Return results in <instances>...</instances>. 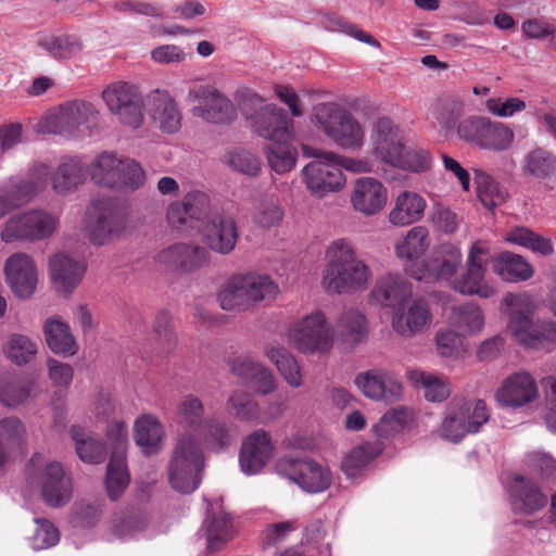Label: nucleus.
<instances>
[{"instance_id": "nucleus-53", "label": "nucleus", "mask_w": 556, "mask_h": 556, "mask_svg": "<svg viewBox=\"0 0 556 556\" xmlns=\"http://www.w3.org/2000/svg\"><path fill=\"white\" fill-rule=\"evenodd\" d=\"M126 458H110L106 468L105 485L111 500H117L129 483Z\"/></svg>"}, {"instance_id": "nucleus-64", "label": "nucleus", "mask_w": 556, "mask_h": 556, "mask_svg": "<svg viewBox=\"0 0 556 556\" xmlns=\"http://www.w3.org/2000/svg\"><path fill=\"white\" fill-rule=\"evenodd\" d=\"M412 418L413 412L407 407H392L383 414L377 427L387 434L403 429Z\"/></svg>"}, {"instance_id": "nucleus-54", "label": "nucleus", "mask_w": 556, "mask_h": 556, "mask_svg": "<svg viewBox=\"0 0 556 556\" xmlns=\"http://www.w3.org/2000/svg\"><path fill=\"white\" fill-rule=\"evenodd\" d=\"M476 184L478 197L484 207L492 210L505 202L507 193L490 175L477 172Z\"/></svg>"}, {"instance_id": "nucleus-40", "label": "nucleus", "mask_w": 556, "mask_h": 556, "mask_svg": "<svg viewBox=\"0 0 556 556\" xmlns=\"http://www.w3.org/2000/svg\"><path fill=\"white\" fill-rule=\"evenodd\" d=\"M78 457L88 464H100L105 459V445L90 435L85 428L74 425L70 430Z\"/></svg>"}, {"instance_id": "nucleus-23", "label": "nucleus", "mask_w": 556, "mask_h": 556, "mask_svg": "<svg viewBox=\"0 0 556 556\" xmlns=\"http://www.w3.org/2000/svg\"><path fill=\"white\" fill-rule=\"evenodd\" d=\"M4 271L7 281L16 296L27 299L35 292L37 268L28 254L11 255L5 262Z\"/></svg>"}, {"instance_id": "nucleus-17", "label": "nucleus", "mask_w": 556, "mask_h": 556, "mask_svg": "<svg viewBox=\"0 0 556 556\" xmlns=\"http://www.w3.org/2000/svg\"><path fill=\"white\" fill-rule=\"evenodd\" d=\"M251 125L260 137L271 142L289 141L293 137V121L276 104L261 108Z\"/></svg>"}, {"instance_id": "nucleus-38", "label": "nucleus", "mask_w": 556, "mask_h": 556, "mask_svg": "<svg viewBox=\"0 0 556 556\" xmlns=\"http://www.w3.org/2000/svg\"><path fill=\"white\" fill-rule=\"evenodd\" d=\"M163 427L151 416H142L135 422V442L147 455L156 454L162 447Z\"/></svg>"}, {"instance_id": "nucleus-31", "label": "nucleus", "mask_w": 556, "mask_h": 556, "mask_svg": "<svg viewBox=\"0 0 556 556\" xmlns=\"http://www.w3.org/2000/svg\"><path fill=\"white\" fill-rule=\"evenodd\" d=\"M387 202V190L380 181L370 177L356 180L352 203L355 210L365 215H372L380 211Z\"/></svg>"}, {"instance_id": "nucleus-12", "label": "nucleus", "mask_w": 556, "mask_h": 556, "mask_svg": "<svg viewBox=\"0 0 556 556\" xmlns=\"http://www.w3.org/2000/svg\"><path fill=\"white\" fill-rule=\"evenodd\" d=\"M276 470L307 493L324 492L332 483L330 469L308 457H283L277 462Z\"/></svg>"}, {"instance_id": "nucleus-10", "label": "nucleus", "mask_w": 556, "mask_h": 556, "mask_svg": "<svg viewBox=\"0 0 556 556\" xmlns=\"http://www.w3.org/2000/svg\"><path fill=\"white\" fill-rule=\"evenodd\" d=\"M303 152L306 156L316 159L302 170L306 187L313 194L324 197L339 190L344 185L345 179L340 168L338 154L315 150L307 146H303Z\"/></svg>"}, {"instance_id": "nucleus-58", "label": "nucleus", "mask_w": 556, "mask_h": 556, "mask_svg": "<svg viewBox=\"0 0 556 556\" xmlns=\"http://www.w3.org/2000/svg\"><path fill=\"white\" fill-rule=\"evenodd\" d=\"M453 318L457 328L470 333L480 331L484 325L481 308L472 303L456 308Z\"/></svg>"}, {"instance_id": "nucleus-3", "label": "nucleus", "mask_w": 556, "mask_h": 556, "mask_svg": "<svg viewBox=\"0 0 556 556\" xmlns=\"http://www.w3.org/2000/svg\"><path fill=\"white\" fill-rule=\"evenodd\" d=\"M503 304L509 315L508 331L521 344L544 351L556 346V323H533L534 305L529 295L507 293Z\"/></svg>"}, {"instance_id": "nucleus-14", "label": "nucleus", "mask_w": 556, "mask_h": 556, "mask_svg": "<svg viewBox=\"0 0 556 556\" xmlns=\"http://www.w3.org/2000/svg\"><path fill=\"white\" fill-rule=\"evenodd\" d=\"M289 338L302 353L326 352L332 344V336L321 312H314L296 321L290 328Z\"/></svg>"}, {"instance_id": "nucleus-46", "label": "nucleus", "mask_w": 556, "mask_h": 556, "mask_svg": "<svg viewBox=\"0 0 556 556\" xmlns=\"http://www.w3.org/2000/svg\"><path fill=\"white\" fill-rule=\"evenodd\" d=\"M266 355L276 365L289 386L299 388L302 384L300 366L287 349L271 346L266 350Z\"/></svg>"}, {"instance_id": "nucleus-56", "label": "nucleus", "mask_w": 556, "mask_h": 556, "mask_svg": "<svg viewBox=\"0 0 556 556\" xmlns=\"http://www.w3.org/2000/svg\"><path fill=\"white\" fill-rule=\"evenodd\" d=\"M482 137L480 148L503 151L510 147L514 140V132L504 124L489 119Z\"/></svg>"}, {"instance_id": "nucleus-26", "label": "nucleus", "mask_w": 556, "mask_h": 556, "mask_svg": "<svg viewBox=\"0 0 556 556\" xmlns=\"http://www.w3.org/2000/svg\"><path fill=\"white\" fill-rule=\"evenodd\" d=\"M147 110L150 117L163 131L173 134L180 128L181 114L168 92L156 89L149 93Z\"/></svg>"}, {"instance_id": "nucleus-18", "label": "nucleus", "mask_w": 556, "mask_h": 556, "mask_svg": "<svg viewBox=\"0 0 556 556\" xmlns=\"http://www.w3.org/2000/svg\"><path fill=\"white\" fill-rule=\"evenodd\" d=\"M370 140L376 159L391 166L399 162L404 147L403 134L393 121L388 117L379 118L374 125Z\"/></svg>"}, {"instance_id": "nucleus-32", "label": "nucleus", "mask_w": 556, "mask_h": 556, "mask_svg": "<svg viewBox=\"0 0 556 556\" xmlns=\"http://www.w3.org/2000/svg\"><path fill=\"white\" fill-rule=\"evenodd\" d=\"M486 267L482 263H468L466 271L456 277L452 287L464 295H478L482 299L492 298L496 291L492 286L484 282Z\"/></svg>"}, {"instance_id": "nucleus-50", "label": "nucleus", "mask_w": 556, "mask_h": 556, "mask_svg": "<svg viewBox=\"0 0 556 556\" xmlns=\"http://www.w3.org/2000/svg\"><path fill=\"white\" fill-rule=\"evenodd\" d=\"M265 154L270 168L277 174L290 172L295 166L298 157L296 149L289 141L267 144Z\"/></svg>"}, {"instance_id": "nucleus-28", "label": "nucleus", "mask_w": 556, "mask_h": 556, "mask_svg": "<svg viewBox=\"0 0 556 556\" xmlns=\"http://www.w3.org/2000/svg\"><path fill=\"white\" fill-rule=\"evenodd\" d=\"M412 294V285L402 276L392 274L379 278L371 290L375 302L393 311L404 305Z\"/></svg>"}, {"instance_id": "nucleus-15", "label": "nucleus", "mask_w": 556, "mask_h": 556, "mask_svg": "<svg viewBox=\"0 0 556 556\" xmlns=\"http://www.w3.org/2000/svg\"><path fill=\"white\" fill-rule=\"evenodd\" d=\"M102 97L121 123L131 128L140 127L143 119L142 101L135 86L124 81L114 83L104 89Z\"/></svg>"}, {"instance_id": "nucleus-61", "label": "nucleus", "mask_w": 556, "mask_h": 556, "mask_svg": "<svg viewBox=\"0 0 556 556\" xmlns=\"http://www.w3.org/2000/svg\"><path fill=\"white\" fill-rule=\"evenodd\" d=\"M36 529L30 538L31 546L41 551L55 545L60 540L59 530L45 518H35Z\"/></svg>"}, {"instance_id": "nucleus-52", "label": "nucleus", "mask_w": 556, "mask_h": 556, "mask_svg": "<svg viewBox=\"0 0 556 556\" xmlns=\"http://www.w3.org/2000/svg\"><path fill=\"white\" fill-rule=\"evenodd\" d=\"M25 437L26 429L17 417L11 416L0 420V468L5 465L8 459L2 443H7L10 447H18L25 441Z\"/></svg>"}, {"instance_id": "nucleus-44", "label": "nucleus", "mask_w": 556, "mask_h": 556, "mask_svg": "<svg viewBox=\"0 0 556 556\" xmlns=\"http://www.w3.org/2000/svg\"><path fill=\"white\" fill-rule=\"evenodd\" d=\"M409 380L417 387L422 388L425 397L429 402L441 403L451 394L450 384L440 377L421 370L408 371Z\"/></svg>"}, {"instance_id": "nucleus-16", "label": "nucleus", "mask_w": 556, "mask_h": 556, "mask_svg": "<svg viewBox=\"0 0 556 556\" xmlns=\"http://www.w3.org/2000/svg\"><path fill=\"white\" fill-rule=\"evenodd\" d=\"M462 258L460 250L457 247L443 243L434 252L433 257L422 263L417 270L412 268L405 270L419 281L430 282L437 279H450L460 266Z\"/></svg>"}, {"instance_id": "nucleus-47", "label": "nucleus", "mask_w": 556, "mask_h": 556, "mask_svg": "<svg viewBox=\"0 0 556 556\" xmlns=\"http://www.w3.org/2000/svg\"><path fill=\"white\" fill-rule=\"evenodd\" d=\"M428 230L426 227L416 226L412 228L405 238L396 247V255L407 261L418 260L428 249Z\"/></svg>"}, {"instance_id": "nucleus-11", "label": "nucleus", "mask_w": 556, "mask_h": 556, "mask_svg": "<svg viewBox=\"0 0 556 556\" xmlns=\"http://www.w3.org/2000/svg\"><path fill=\"white\" fill-rule=\"evenodd\" d=\"M58 225L59 218L54 214L31 210L10 217L1 231V239L7 243L43 240L55 231Z\"/></svg>"}, {"instance_id": "nucleus-20", "label": "nucleus", "mask_w": 556, "mask_h": 556, "mask_svg": "<svg viewBox=\"0 0 556 556\" xmlns=\"http://www.w3.org/2000/svg\"><path fill=\"white\" fill-rule=\"evenodd\" d=\"M49 181V168L45 164L33 165L23 177H11L1 187L17 207L29 203L45 190Z\"/></svg>"}, {"instance_id": "nucleus-36", "label": "nucleus", "mask_w": 556, "mask_h": 556, "mask_svg": "<svg viewBox=\"0 0 556 556\" xmlns=\"http://www.w3.org/2000/svg\"><path fill=\"white\" fill-rule=\"evenodd\" d=\"M494 270L507 282L527 281L534 275L533 266L525 257L508 251L497 255Z\"/></svg>"}, {"instance_id": "nucleus-7", "label": "nucleus", "mask_w": 556, "mask_h": 556, "mask_svg": "<svg viewBox=\"0 0 556 556\" xmlns=\"http://www.w3.org/2000/svg\"><path fill=\"white\" fill-rule=\"evenodd\" d=\"M489 418L484 401L453 399L444 410L439 434L443 440L456 444L467 434L477 433Z\"/></svg>"}, {"instance_id": "nucleus-21", "label": "nucleus", "mask_w": 556, "mask_h": 556, "mask_svg": "<svg viewBox=\"0 0 556 556\" xmlns=\"http://www.w3.org/2000/svg\"><path fill=\"white\" fill-rule=\"evenodd\" d=\"M355 383L363 394L375 401L393 403L402 395V384L386 370L371 369L357 375Z\"/></svg>"}, {"instance_id": "nucleus-5", "label": "nucleus", "mask_w": 556, "mask_h": 556, "mask_svg": "<svg viewBox=\"0 0 556 556\" xmlns=\"http://www.w3.org/2000/svg\"><path fill=\"white\" fill-rule=\"evenodd\" d=\"M90 176L94 184L116 189L137 190L146 181V173L134 159L119 157L112 152L99 154L91 163Z\"/></svg>"}, {"instance_id": "nucleus-27", "label": "nucleus", "mask_w": 556, "mask_h": 556, "mask_svg": "<svg viewBox=\"0 0 556 556\" xmlns=\"http://www.w3.org/2000/svg\"><path fill=\"white\" fill-rule=\"evenodd\" d=\"M208 251L200 245L177 243L162 250L156 258L168 268L191 271L208 261Z\"/></svg>"}, {"instance_id": "nucleus-59", "label": "nucleus", "mask_w": 556, "mask_h": 556, "mask_svg": "<svg viewBox=\"0 0 556 556\" xmlns=\"http://www.w3.org/2000/svg\"><path fill=\"white\" fill-rule=\"evenodd\" d=\"M148 526V518L143 514H129L114 519L111 532L118 539L131 538L143 531Z\"/></svg>"}, {"instance_id": "nucleus-34", "label": "nucleus", "mask_w": 556, "mask_h": 556, "mask_svg": "<svg viewBox=\"0 0 556 556\" xmlns=\"http://www.w3.org/2000/svg\"><path fill=\"white\" fill-rule=\"evenodd\" d=\"M43 333L47 345L54 354L63 356L76 354L78 345L68 324L58 318H49L43 324Z\"/></svg>"}, {"instance_id": "nucleus-48", "label": "nucleus", "mask_w": 556, "mask_h": 556, "mask_svg": "<svg viewBox=\"0 0 556 556\" xmlns=\"http://www.w3.org/2000/svg\"><path fill=\"white\" fill-rule=\"evenodd\" d=\"M197 434L203 439L208 448L216 452L227 448L235 440L228 425L214 418L206 419Z\"/></svg>"}, {"instance_id": "nucleus-37", "label": "nucleus", "mask_w": 556, "mask_h": 556, "mask_svg": "<svg viewBox=\"0 0 556 556\" xmlns=\"http://www.w3.org/2000/svg\"><path fill=\"white\" fill-rule=\"evenodd\" d=\"M525 172L543 181L547 188L554 189L556 186V156L538 148L527 154Z\"/></svg>"}, {"instance_id": "nucleus-22", "label": "nucleus", "mask_w": 556, "mask_h": 556, "mask_svg": "<svg viewBox=\"0 0 556 556\" xmlns=\"http://www.w3.org/2000/svg\"><path fill=\"white\" fill-rule=\"evenodd\" d=\"M274 444L270 434L258 429L242 442L239 463L241 470L248 475L260 472L273 456Z\"/></svg>"}, {"instance_id": "nucleus-9", "label": "nucleus", "mask_w": 556, "mask_h": 556, "mask_svg": "<svg viewBox=\"0 0 556 556\" xmlns=\"http://www.w3.org/2000/svg\"><path fill=\"white\" fill-rule=\"evenodd\" d=\"M125 207L113 199H102L92 203L88 212L86 231L96 245H104L118 238L126 229Z\"/></svg>"}, {"instance_id": "nucleus-8", "label": "nucleus", "mask_w": 556, "mask_h": 556, "mask_svg": "<svg viewBox=\"0 0 556 556\" xmlns=\"http://www.w3.org/2000/svg\"><path fill=\"white\" fill-rule=\"evenodd\" d=\"M203 464L199 441L191 433L182 434L168 465V478L173 489L185 494L192 493L199 486V473Z\"/></svg>"}, {"instance_id": "nucleus-25", "label": "nucleus", "mask_w": 556, "mask_h": 556, "mask_svg": "<svg viewBox=\"0 0 556 556\" xmlns=\"http://www.w3.org/2000/svg\"><path fill=\"white\" fill-rule=\"evenodd\" d=\"M538 397V386L531 374L510 375L496 392V400L507 407H522Z\"/></svg>"}, {"instance_id": "nucleus-49", "label": "nucleus", "mask_w": 556, "mask_h": 556, "mask_svg": "<svg viewBox=\"0 0 556 556\" xmlns=\"http://www.w3.org/2000/svg\"><path fill=\"white\" fill-rule=\"evenodd\" d=\"M203 403L193 394L186 395L177 407L178 422L184 427L189 428L195 434L206 422V419L203 418Z\"/></svg>"}, {"instance_id": "nucleus-6", "label": "nucleus", "mask_w": 556, "mask_h": 556, "mask_svg": "<svg viewBox=\"0 0 556 556\" xmlns=\"http://www.w3.org/2000/svg\"><path fill=\"white\" fill-rule=\"evenodd\" d=\"M98 117L99 113L90 102L74 100L61 104L58 112L40 119L36 129L64 137L86 135L97 126Z\"/></svg>"}, {"instance_id": "nucleus-45", "label": "nucleus", "mask_w": 556, "mask_h": 556, "mask_svg": "<svg viewBox=\"0 0 556 556\" xmlns=\"http://www.w3.org/2000/svg\"><path fill=\"white\" fill-rule=\"evenodd\" d=\"M220 307L225 311H248L252 308L240 275L231 277L217 295Z\"/></svg>"}, {"instance_id": "nucleus-43", "label": "nucleus", "mask_w": 556, "mask_h": 556, "mask_svg": "<svg viewBox=\"0 0 556 556\" xmlns=\"http://www.w3.org/2000/svg\"><path fill=\"white\" fill-rule=\"evenodd\" d=\"M336 331L344 344L355 346L366 336L365 316L356 309L343 312L337 321Z\"/></svg>"}, {"instance_id": "nucleus-39", "label": "nucleus", "mask_w": 556, "mask_h": 556, "mask_svg": "<svg viewBox=\"0 0 556 556\" xmlns=\"http://www.w3.org/2000/svg\"><path fill=\"white\" fill-rule=\"evenodd\" d=\"M426 207L425 200L414 192H402L395 206L389 214L391 224L395 226H406L419 220Z\"/></svg>"}, {"instance_id": "nucleus-41", "label": "nucleus", "mask_w": 556, "mask_h": 556, "mask_svg": "<svg viewBox=\"0 0 556 556\" xmlns=\"http://www.w3.org/2000/svg\"><path fill=\"white\" fill-rule=\"evenodd\" d=\"M33 381L20 375H7L0 379V403L7 407L23 404L30 395Z\"/></svg>"}, {"instance_id": "nucleus-63", "label": "nucleus", "mask_w": 556, "mask_h": 556, "mask_svg": "<svg viewBox=\"0 0 556 556\" xmlns=\"http://www.w3.org/2000/svg\"><path fill=\"white\" fill-rule=\"evenodd\" d=\"M488 121L489 118L483 116H470L462 121L457 126L459 138L468 143L480 147Z\"/></svg>"}, {"instance_id": "nucleus-4", "label": "nucleus", "mask_w": 556, "mask_h": 556, "mask_svg": "<svg viewBox=\"0 0 556 556\" xmlns=\"http://www.w3.org/2000/svg\"><path fill=\"white\" fill-rule=\"evenodd\" d=\"M313 121L340 148L359 149L365 131L351 112L341 105L328 102L313 109Z\"/></svg>"}, {"instance_id": "nucleus-57", "label": "nucleus", "mask_w": 556, "mask_h": 556, "mask_svg": "<svg viewBox=\"0 0 556 556\" xmlns=\"http://www.w3.org/2000/svg\"><path fill=\"white\" fill-rule=\"evenodd\" d=\"M227 410L240 420H253L257 417V403L250 393L237 390L227 400Z\"/></svg>"}, {"instance_id": "nucleus-2", "label": "nucleus", "mask_w": 556, "mask_h": 556, "mask_svg": "<svg viewBox=\"0 0 556 556\" xmlns=\"http://www.w3.org/2000/svg\"><path fill=\"white\" fill-rule=\"evenodd\" d=\"M327 265L323 283L327 291L337 294L364 290L370 278L368 265L357 256L346 239L332 241L326 250Z\"/></svg>"}, {"instance_id": "nucleus-30", "label": "nucleus", "mask_w": 556, "mask_h": 556, "mask_svg": "<svg viewBox=\"0 0 556 556\" xmlns=\"http://www.w3.org/2000/svg\"><path fill=\"white\" fill-rule=\"evenodd\" d=\"M50 277L58 290L72 293L81 281L86 271L84 262L67 254H54L49 261Z\"/></svg>"}, {"instance_id": "nucleus-29", "label": "nucleus", "mask_w": 556, "mask_h": 556, "mask_svg": "<svg viewBox=\"0 0 556 556\" xmlns=\"http://www.w3.org/2000/svg\"><path fill=\"white\" fill-rule=\"evenodd\" d=\"M511 507L516 513L531 515L544 508L546 495L540 486L525 476H516L510 485Z\"/></svg>"}, {"instance_id": "nucleus-42", "label": "nucleus", "mask_w": 556, "mask_h": 556, "mask_svg": "<svg viewBox=\"0 0 556 556\" xmlns=\"http://www.w3.org/2000/svg\"><path fill=\"white\" fill-rule=\"evenodd\" d=\"M251 306L262 301H271L279 292L278 285L268 276L256 273L240 275Z\"/></svg>"}, {"instance_id": "nucleus-35", "label": "nucleus", "mask_w": 556, "mask_h": 556, "mask_svg": "<svg viewBox=\"0 0 556 556\" xmlns=\"http://www.w3.org/2000/svg\"><path fill=\"white\" fill-rule=\"evenodd\" d=\"M86 178L84 164L78 159L62 161L56 170L50 176L52 189L58 194H67L78 188Z\"/></svg>"}, {"instance_id": "nucleus-13", "label": "nucleus", "mask_w": 556, "mask_h": 556, "mask_svg": "<svg viewBox=\"0 0 556 556\" xmlns=\"http://www.w3.org/2000/svg\"><path fill=\"white\" fill-rule=\"evenodd\" d=\"M190 102L198 101L191 113L213 124H226L232 122L236 116V108L232 102L210 85H195L188 92Z\"/></svg>"}, {"instance_id": "nucleus-60", "label": "nucleus", "mask_w": 556, "mask_h": 556, "mask_svg": "<svg viewBox=\"0 0 556 556\" xmlns=\"http://www.w3.org/2000/svg\"><path fill=\"white\" fill-rule=\"evenodd\" d=\"M374 457V448L370 445L357 446L344 457L341 468L349 478H354Z\"/></svg>"}, {"instance_id": "nucleus-33", "label": "nucleus", "mask_w": 556, "mask_h": 556, "mask_svg": "<svg viewBox=\"0 0 556 556\" xmlns=\"http://www.w3.org/2000/svg\"><path fill=\"white\" fill-rule=\"evenodd\" d=\"M206 539V548L208 552L220 551L224 545L231 540L233 530L232 521L224 511H207V517L200 531Z\"/></svg>"}, {"instance_id": "nucleus-19", "label": "nucleus", "mask_w": 556, "mask_h": 556, "mask_svg": "<svg viewBox=\"0 0 556 556\" xmlns=\"http://www.w3.org/2000/svg\"><path fill=\"white\" fill-rule=\"evenodd\" d=\"M432 321L429 304L424 299H416L406 306L393 311L391 325L396 333L413 338L422 333Z\"/></svg>"}, {"instance_id": "nucleus-1", "label": "nucleus", "mask_w": 556, "mask_h": 556, "mask_svg": "<svg viewBox=\"0 0 556 556\" xmlns=\"http://www.w3.org/2000/svg\"><path fill=\"white\" fill-rule=\"evenodd\" d=\"M166 218L175 229L201 230L205 244L218 254L227 255L236 248L239 238L236 219L226 213H213L208 197L201 191L189 192L169 204Z\"/></svg>"}, {"instance_id": "nucleus-24", "label": "nucleus", "mask_w": 556, "mask_h": 556, "mask_svg": "<svg viewBox=\"0 0 556 556\" xmlns=\"http://www.w3.org/2000/svg\"><path fill=\"white\" fill-rule=\"evenodd\" d=\"M40 485L42 498L51 507H62L71 500V480L60 463L46 465L40 475Z\"/></svg>"}, {"instance_id": "nucleus-55", "label": "nucleus", "mask_w": 556, "mask_h": 556, "mask_svg": "<svg viewBox=\"0 0 556 556\" xmlns=\"http://www.w3.org/2000/svg\"><path fill=\"white\" fill-rule=\"evenodd\" d=\"M5 354L12 363L25 365L37 354V343L27 336L13 333L5 346Z\"/></svg>"}, {"instance_id": "nucleus-51", "label": "nucleus", "mask_w": 556, "mask_h": 556, "mask_svg": "<svg viewBox=\"0 0 556 556\" xmlns=\"http://www.w3.org/2000/svg\"><path fill=\"white\" fill-rule=\"evenodd\" d=\"M39 46L51 56L59 60L71 59L84 48L81 40L72 35L47 37L39 41Z\"/></svg>"}, {"instance_id": "nucleus-62", "label": "nucleus", "mask_w": 556, "mask_h": 556, "mask_svg": "<svg viewBox=\"0 0 556 556\" xmlns=\"http://www.w3.org/2000/svg\"><path fill=\"white\" fill-rule=\"evenodd\" d=\"M431 159L429 152L422 149H413L403 147L399 155V162L393 163V167H401L412 172H422L430 167Z\"/></svg>"}]
</instances>
